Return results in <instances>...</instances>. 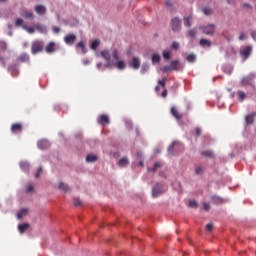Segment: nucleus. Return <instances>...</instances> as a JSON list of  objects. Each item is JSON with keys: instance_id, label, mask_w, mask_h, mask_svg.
<instances>
[{"instance_id": "nucleus-1", "label": "nucleus", "mask_w": 256, "mask_h": 256, "mask_svg": "<svg viewBox=\"0 0 256 256\" xmlns=\"http://www.w3.org/2000/svg\"><path fill=\"white\" fill-rule=\"evenodd\" d=\"M101 57L106 61V69H119L123 71L126 67L125 61L119 60V50L113 49L112 52L105 49L100 52Z\"/></svg>"}, {"instance_id": "nucleus-2", "label": "nucleus", "mask_w": 256, "mask_h": 256, "mask_svg": "<svg viewBox=\"0 0 256 256\" xmlns=\"http://www.w3.org/2000/svg\"><path fill=\"white\" fill-rule=\"evenodd\" d=\"M166 191L167 186L163 183H158L152 189V197H159V195H163Z\"/></svg>"}, {"instance_id": "nucleus-3", "label": "nucleus", "mask_w": 256, "mask_h": 256, "mask_svg": "<svg viewBox=\"0 0 256 256\" xmlns=\"http://www.w3.org/2000/svg\"><path fill=\"white\" fill-rule=\"evenodd\" d=\"M43 41L41 40H35L32 42V46H31V53L32 55H37V53H41V51H43Z\"/></svg>"}, {"instance_id": "nucleus-4", "label": "nucleus", "mask_w": 256, "mask_h": 256, "mask_svg": "<svg viewBox=\"0 0 256 256\" xmlns=\"http://www.w3.org/2000/svg\"><path fill=\"white\" fill-rule=\"evenodd\" d=\"M200 31L204 33V35H214L215 34V24H210L207 26H200Z\"/></svg>"}, {"instance_id": "nucleus-5", "label": "nucleus", "mask_w": 256, "mask_h": 256, "mask_svg": "<svg viewBox=\"0 0 256 256\" xmlns=\"http://www.w3.org/2000/svg\"><path fill=\"white\" fill-rule=\"evenodd\" d=\"M177 149H181V143L174 141L172 145L168 147V153L169 155H176Z\"/></svg>"}, {"instance_id": "nucleus-6", "label": "nucleus", "mask_w": 256, "mask_h": 256, "mask_svg": "<svg viewBox=\"0 0 256 256\" xmlns=\"http://www.w3.org/2000/svg\"><path fill=\"white\" fill-rule=\"evenodd\" d=\"M171 27L174 31H179V29H181V20L179 17H175L171 20Z\"/></svg>"}, {"instance_id": "nucleus-7", "label": "nucleus", "mask_w": 256, "mask_h": 256, "mask_svg": "<svg viewBox=\"0 0 256 256\" xmlns=\"http://www.w3.org/2000/svg\"><path fill=\"white\" fill-rule=\"evenodd\" d=\"M211 199H212V203H214V205H223V203H227V199H224L217 195L211 196Z\"/></svg>"}, {"instance_id": "nucleus-8", "label": "nucleus", "mask_w": 256, "mask_h": 256, "mask_svg": "<svg viewBox=\"0 0 256 256\" xmlns=\"http://www.w3.org/2000/svg\"><path fill=\"white\" fill-rule=\"evenodd\" d=\"M77 39V36L75 34H68L64 37V41L67 45H73Z\"/></svg>"}, {"instance_id": "nucleus-9", "label": "nucleus", "mask_w": 256, "mask_h": 256, "mask_svg": "<svg viewBox=\"0 0 256 256\" xmlns=\"http://www.w3.org/2000/svg\"><path fill=\"white\" fill-rule=\"evenodd\" d=\"M253 51V47L246 46L244 49L241 50L240 54L241 57H244L245 59H248L249 55H251V52Z\"/></svg>"}, {"instance_id": "nucleus-10", "label": "nucleus", "mask_w": 256, "mask_h": 256, "mask_svg": "<svg viewBox=\"0 0 256 256\" xmlns=\"http://www.w3.org/2000/svg\"><path fill=\"white\" fill-rule=\"evenodd\" d=\"M171 115H173V117L177 119V121H181L183 119V114H180L179 110H177V107L175 106L171 108Z\"/></svg>"}, {"instance_id": "nucleus-11", "label": "nucleus", "mask_w": 256, "mask_h": 256, "mask_svg": "<svg viewBox=\"0 0 256 256\" xmlns=\"http://www.w3.org/2000/svg\"><path fill=\"white\" fill-rule=\"evenodd\" d=\"M11 131H12V133H21V131H23V124L13 123L11 125Z\"/></svg>"}, {"instance_id": "nucleus-12", "label": "nucleus", "mask_w": 256, "mask_h": 256, "mask_svg": "<svg viewBox=\"0 0 256 256\" xmlns=\"http://www.w3.org/2000/svg\"><path fill=\"white\" fill-rule=\"evenodd\" d=\"M98 123L100 125H109L111 121L109 120V116H107L106 114H102L98 119Z\"/></svg>"}, {"instance_id": "nucleus-13", "label": "nucleus", "mask_w": 256, "mask_h": 256, "mask_svg": "<svg viewBox=\"0 0 256 256\" xmlns=\"http://www.w3.org/2000/svg\"><path fill=\"white\" fill-rule=\"evenodd\" d=\"M35 12L38 14V15H45V13H47V9L45 8V6L43 5H37L35 7Z\"/></svg>"}, {"instance_id": "nucleus-14", "label": "nucleus", "mask_w": 256, "mask_h": 256, "mask_svg": "<svg viewBox=\"0 0 256 256\" xmlns=\"http://www.w3.org/2000/svg\"><path fill=\"white\" fill-rule=\"evenodd\" d=\"M46 53H54L55 52V42H49L45 47Z\"/></svg>"}, {"instance_id": "nucleus-15", "label": "nucleus", "mask_w": 256, "mask_h": 256, "mask_svg": "<svg viewBox=\"0 0 256 256\" xmlns=\"http://www.w3.org/2000/svg\"><path fill=\"white\" fill-rule=\"evenodd\" d=\"M131 67H133V69H139L141 67V62L139 61V58L132 59Z\"/></svg>"}, {"instance_id": "nucleus-16", "label": "nucleus", "mask_w": 256, "mask_h": 256, "mask_svg": "<svg viewBox=\"0 0 256 256\" xmlns=\"http://www.w3.org/2000/svg\"><path fill=\"white\" fill-rule=\"evenodd\" d=\"M256 117V113L249 114L246 116L245 121L247 125H253L254 118Z\"/></svg>"}, {"instance_id": "nucleus-17", "label": "nucleus", "mask_w": 256, "mask_h": 256, "mask_svg": "<svg viewBox=\"0 0 256 256\" xmlns=\"http://www.w3.org/2000/svg\"><path fill=\"white\" fill-rule=\"evenodd\" d=\"M170 68L172 71H179V60H173L170 63Z\"/></svg>"}, {"instance_id": "nucleus-18", "label": "nucleus", "mask_w": 256, "mask_h": 256, "mask_svg": "<svg viewBox=\"0 0 256 256\" xmlns=\"http://www.w3.org/2000/svg\"><path fill=\"white\" fill-rule=\"evenodd\" d=\"M34 28L36 31H39V33H47V27L43 26L42 24H36Z\"/></svg>"}, {"instance_id": "nucleus-19", "label": "nucleus", "mask_w": 256, "mask_h": 256, "mask_svg": "<svg viewBox=\"0 0 256 256\" xmlns=\"http://www.w3.org/2000/svg\"><path fill=\"white\" fill-rule=\"evenodd\" d=\"M119 167H127L129 165V159L127 157H124L118 161Z\"/></svg>"}, {"instance_id": "nucleus-20", "label": "nucleus", "mask_w": 256, "mask_h": 256, "mask_svg": "<svg viewBox=\"0 0 256 256\" xmlns=\"http://www.w3.org/2000/svg\"><path fill=\"white\" fill-rule=\"evenodd\" d=\"M98 157L97 155L95 154H89L87 157H86V161L87 163H95V161H97Z\"/></svg>"}, {"instance_id": "nucleus-21", "label": "nucleus", "mask_w": 256, "mask_h": 256, "mask_svg": "<svg viewBox=\"0 0 256 256\" xmlns=\"http://www.w3.org/2000/svg\"><path fill=\"white\" fill-rule=\"evenodd\" d=\"M27 229H29V224L28 223L18 225V231L20 233H24L25 231H27Z\"/></svg>"}, {"instance_id": "nucleus-22", "label": "nucleus", "mask_w": 256, "mask_h": 256, "mask_svg": "<svg viewBox=\"0 0 256 256\" xmlns=\"http://www.w3.org/2000/svg\"><path fill=\"white\" fill-rule=\"evenodd\" d=\"M202 157H207L208 159L213 158V151L211 150H204L201 152Z\"/></svg>"}, {"instance_id": "nucleus-23", "label": "nucleus", "mask_w": 256, "mask_h": 256, "mask_svg": "<svg viewBox=\"0 0 256 256\" xmlns=\"http://www.w3.org/2000/svg\"><path fill=\"white\" fill-rule=\"evenodd\" d=\"M212 43L211 41L207 40V39H201L200 40V46L201 47H211Z\"/></svg>"}, {"instance_id": "nucleus-24", "label": "nucleus", "mask_w": 256, "mask_h": 256, "mask_svg": "<svg viewBox=\"0 0 256 256\" xmlns=\"http://www.w3.org/2000/svg\"><path fill=\"white\" fill-rule=\"evenodd\" d=\"M99 45H101V41L100 40H94L92 43H91V49L93 51H97V48L99 47Z\"/></svg>"}, {"instance_id": "nucleus-25", "label": "nucleus", "mask_w": 256, "mask_h": 256, "mask_svg": "<svg viewBox=\"0 0 256 256\" xmlns=\"http://www.w3.org/2000/svg\"><path fill=\"white\" fill-rule=\"evenodd\" d=\"M186 60L188 61V63H195V61H197V56H195V54H189L186 57Z\"/></svg>"}, {"instance_id": "nucleus-26", "label": "nucleus", "mask_w": 256, "mask_h": 256, "mask_svg": "<svg viewBox=\"0 0 256 256\" xmlns=\"http://www.w3.org/2000/svg\"><path fill=\"white\" fill-rule=\"evenodd\" d=\"M237 95H238V99L239 101H245L246 97H247V94H245V92L239 90L237 92Z\"/></svg>"}, {"instance_id": "nucleus-27", "label": "nucleus", "mask_w": 256, "mask_h": 256, "mask_svg": "<svg viewBox=\"0 0 256 256\" xmlns=\"http://www.w3.org/2000/svg\"><path fill=\"white\" fill-rule=\"evenodd\" d=\"M48 145H49L48 142L45 141V140H42V141L38 142L39 149H47Z\"/></svg>"}, {"instance_id": "nucleus-28", "label": "nucleus", "mask_w": 256, "mask_h": 256, "mask_svg": "<svg viewBox=\"0 0 256 256\" xmlns=\"http://www.w3.org/2000/svg\"><path fill=\"white\" fill-rule=\"evenodd\" d=\"M251 81H253V79L247 76L242 79L241 83L242 85H251Z\"/></svg>"}, {"instance_id": "nucleus-29", "label": "nucleus", "mask_w": 256, "mask_h": 256, "mask_svg": "<svg viewBox=\"0 0 256 256\" xmlns=\"http://www.w3.org/2000/svg\"><path fill=\"white\" fill-rule=\"evenodd\" d=\"M25 215H27V208L21 209L18 212L17 217H18V219H23V217H25Z\"/></svg>"}, {"instance_id": "nucleus-30", "label": "nucleus", "mask_w": 256, "mask_h": 256, "mask_svg": "<svg viewBox=\"0 0 256 256\" xmlns=\"http://www.w3.org/2000/svg\"><path fill=\"white\" fill-rule=\"evenodd\" d=\"M29 163L28 162H20V168L22 169V171H29Z\"/></svg>"}, {"instance_id": "nucleus-31", "label": "nucleus", "mask_w": 256, "mask_h": 256, "mask_svg": "<svg viewBox=\"0 0 256 256\" xmlns=\"http://www.w3.org/2000/svg\"><path fill=\"white\" fill-rule=\"evenodd\" d=\"M161 62V55L153 54L152 55V63H160Z\"/></svg>"}, {"instance_id": "nucleus-32", "label": "nucleus", "mask_w": 256, "mask_h": 256, "mask_svg": "<svg viewBox=\"0 0 256 256\" xmlns=\"http://www.w3.org/2000/svg\"><path fill=\"white\" fill-rule=\"evenodd\" d=\"M58 189H61L62 191H69V186L63 182H60L58 184Z\"/></svg>"}, {"instance_id": "nucleus-33", "label": "nucleus", "mask_w": 256, "mask_h": 256, "mask_svg": "<svg viewBox=\"0 0 256 256\" xmlns=\"http://www.w3.org/2000/svg\"><path fill=\"white\" fill-rule=\"evenodd\" d=\"M161 168V162H156L154 164L153 168H149L148 171H151L152 173H155V171H157V169Z\"/></svg>"}, {"instance_id": "nucleus-34", "label": "nucleus", "mask_w": 256, "mask_h": 256, "mask_svg": "<svg viewBox=\"0 0 256 256\" xmlns=\"http://www.w3.org/2000/svg\"><path fill=\"white\" fill-rule=\"evenodd\" d=\"M185 27H191V16L184 17Z\"/></svg>"}, {"instance_id": "nucleus-35", "label": "nucleus", "mask_w": 256, "mask_h": 256, "mask_svg": "<svg viewBox=\"0 0 256 256\" xmlns=\"http://www.w3.org/2000/svg\"><path fill=\"white\" fill-rule=\"evenodd\" d=\"M136 156H137V159H139L140 167H143V154L141 152H137Z\"/></svg>"}, {"instance_id": "nucleus-36", "label": "nucleus", "mask_w": 256, "mask_h": 256, "mask_svg": "<svg viewBox=\"0 0 256 256\" xmlns=\"http://www.w3.org/2000/svg\"><path fill=\"white\" fill-rule=\"evenodd\" d=\"M19 61H22V63H25V61H29V56L27 54H21L19 56Z\"/></svg>"}, {"instance_id": "nucleus-37", "label": "nucleus", "mask_w": 256, "mask_h": 256, "mask_svg": "<svg viewBox=\"0 0 256 256\" xmlns=\"http://www.w3.org/2000/svg\"><path fill=\"white\" fill-rule=\"evenodd\" d=\"M22 29H24L25 31H27V32L30 33V34L35 33V28H33V27H28L27 25H26V26H22Z\"/></svg>"}, {"instance_id": "nucleus-38", "label": "nucleus", "mask_w": 256, "mask_h": 256, "mask_svg": "<svg viewBox=\"0 0 256 256\" xmlns=\"http://www.w3.org/2000/svg\"><path fill=\"white\" fill-rule=\"evenodd\" d=\"M15 25H16V27H22V28H23V26H25V24H23V19H21V18L16 19Z\"/></svg>"}, {"instance_id": "nucleus-39", "label": "nucleus", "mask_w": 256, "mask_h": 256, "mask_svg": "<svg viewBox=\"0 0 256 256\" xmlns=\"http://www.w3.org/2000/svg\"><path fill=\"white\" fill-rule=\"evenodd\" d=\"M166 83H167V77H164L162 80L158 81V85H160V87H162L164 89H166L165 88Z\"/></svg>"}, {"instance_id": "nucleus-40", "label": "nucleus", "mask_w": 256, "mask_h": 256, "mask_svg": "<svg viewBox=\"0 0 256 256\" xmlns=\"http://www.w3.org/2000/svg\"><path fill=\"white\" fill-rule=\"evenodd\" d=\"M76 47H77L78 49H81V50L83 51V53H87V51L85 50V43L79 42V43L76 45Z\"/></svg>"}, {"instance_id": "nucleus-41", "label": "nucleus", "mask_w": 256, "mask_h": 256, "mask_svg": "<svg viewBox=\"0 0 256 256\" xmlns=\"http://www.w3.org/2000/svg\"><path fill=\"white\" fill-rule=\"evenodd\" d=\"M165 7H167L169 11H173V4L171 3V0H166Z\"/></svg>"}, {"instance_id": "nucleus-42", "label": "nucleus", "mask_w": 256, "mask_h": 256, "mask_svg": "<svg viewBox=\"0 0 256 256\" xmlns=\"http://www.w3.org/2000/svg\"><path fill=\"white\" fill-rule=\"evenodd\" d=\"M147 71H149V65L143 64V65H142V68H141V73H142V75H145V73H146Z\"/></svg>"}, {"instance_id": "nucleus-43", "label": "nucleus", "mask_w": 256, "mask_h": 256, "mask_svg": "<svg viewBox=\"0 0 256 256\" xmlns=\"http://www.w3.org/2000/svg\"><path fill=\"white\" fill-rule=\"evenodd\" d=\"M196 35H197V31H195V29L189 30L188 37H191L192 39H194Z\"/></svg>"}, {"instance_id": "nucleus-44", "label": "nucleus", "mask_w": 256, "mask_h": 256, "mask_svg": "<svg viewBox=\"0 0 256 256\" xmlns=\"http://www.w3.org/2000/svg\"><path fill=\"white\" fill-rule=\"evenodd\" d=\"M23 17H25V19H33V13L32 12H24Z\"/></svg>"}, {"instance_id": "nucleus-45", "label": "nucleus", "mask_w": 256, "mask_h": 256, "mask_svg": "<svg viewBox=\"0 0 256 256\" xmlns=\"http://www.w3.org/2000/svg\"><path fill=\"white\" fill-rule=\"evenodd\" d=\"M163 57H164V59H167V60L171 59V52L164 51L163 52Z\"/></svg>"}, {"instance_id": "nucleus-46", "label": "nucleus", "mask_w": 256, "mask_h": 256, "mask_svg": "<svg viewBox=\"0 0 256 256\" xmlns=\"http://www.w3.org/2000/svg\"><path fill=\"white\" fill-rule=\"evenodd\" d=\"M203 13L204 15H211L213 13V10L211 8H204Z\"/></svg>"}, {"instance_id": "nucleus-47", "label": "nucleus", "mask_w": 256, "mask_h": 256, "mask_svg": "<svg viewBox=\"0 0 256 256\" xmlns=\"http://www.w3.org/2000/svg\"><path fill=\"white\" fill-rule=\"evenodd\" d=\"M215 228V226L213 225V223H208L206 225V229L207 231H209L211 233V231H213V229Z\"/></svg>"}, {"instance_id": "nucleus-48", "label": "nucleus", "mask_w": 256, "mask_h": 256, "mask_svg": "<svg viewBox=\"0 0 256 256\" xmlns=\"http://www.w3.org/2000/svg\"><path fill=\"white\" fill-rule=\"evenodd\" d=\"M171 49H173L174 51H177V49H179V43L178 42H173L171 45Z\"/></svg>"}, {"instance_id": "nucleus-49", "label": "nucleus", "mask_w": 256, "mask_h": 256, "mask_svg": "<svg viewBox=\"0 0 256 256\" xmlns=\"http://www.w3.org/2000/svg\"><path fill=\"white\" fill-rule=\"evenodd\" d=\"M195 173L196 175H201V173H203V168L201 166L196 167Z\"/></svg>"}, {"instance_id": "nucleus-50", "label": "nucleus", "mask_w": 256, "mask_h": 256, "mask_svg": "<svg viewBox=\"0 0 256 256\" xmlns=\"http://www.w3.org/2000/svg\"><path fill=\"white\" fill-rule=\"evenodd\" d=\"M171 70H172L171 66H164L162 68V73H169V71H171Z\"/></svg>"}, {"instance_id": "nucleus-51", "label": "nucleus", "mask_w": 256, "mask_h": 256, "mask_svg": "<svg viewBox=\"0 0 256 256\" xmlns=\"http://www.w3.org/2000/svg\"><path fill=\"white\" fill-rule=\"evenodd\" d=\"M41 173H43V168L39 167L38 170H37V173L35 175L36 179H39Z\"/></svg>"}, {"instance_id": "nucleus-52", "label": "nucleus", "mask_w": 256, "mask_h": 256, "mask_svg": "<svg viewBox=\"0 0 256 256\" xmlns=\"http://www.w3.org/2000/svg\"><path fill=\"white\" fill-rule=\"evenodd\" d=\"M189 207H197V201H195V200H190V201H189Z\"/></svg>"}, {"instance_id": "nucleus-53", "label": "nucleus", "mask_w": 256, "mask_h": 256, "mask_svg": "<svg viewBox=\"0 0 256 256\" xmlns=\"http://www.w3.org/2000/svg\"><path fill=\"white\" fill-rule=\"evenodd\" d=\"M74 205H75V207H79V205H81V200L79 198H75Z\"/></svg>"}, {"instance_id": "nucleus-54", "label": "nucleus", "mask_w": 256, "mask_h": 256, "mask_svg": "<svg viewBox=\"0 0 256 256\" xmlns=\"http://www.w3.org/2000/svg\"><path fill=\"white\" fill-rule=\"evenodd\" d=\"M203 208L204 210L209 211V209H211V205H209V203H204Z\"/></svg>"}, {"instance_id": "nucleus-55", "label": "nucleus", "mask_w": 256, "mask_h": 256, "mask_svg": "<svg viewBox=\"0 0 256 256\" xmlns=\"http://www.w3.org/2000/svg\"><path fill=\"white\" fill-rule=\"evenodd\" d=\"M202 130L201 128H196V137H201Z\"/></svg>"}, {"instance_id": "nucleus-56", "label": "nucleus", "mask_w": 256, "mask_h": 256, "mask_svg": "<svg viewBox=\"0 0 256 256\" xmlns=\"http://www.w3.org/2000/svg\"><path fill=\"white\" fill-rule=\"evenodd\" d=\"M26 191H27V193H32V191H33V186H32V185H28V186L26 187Z\"/></svg>"}, {"instance_id": "nucleus-57", "label": "nucleus", "mask_w": 256, "mask_h": 256, "mask_svg": "<svg viewBox=\"0 0 256 256\" xmlns=\"http://www.w3.org/2000/svg\"><path fill=\"white\" fill-rule=\"evenodd\" d=\"M52 30L54 31V33H59V31H61V28L54 26Z\"/></svg>"}, {"instance_id": "nucleus-58", "label": "nucleus", "mask_w": 256, "mask_h": 256, "mask_svg": "<svg viewBox=\"0 0 256 256\" xmlns=\"http://www.w3.org/2000/svg\"><path fill=\"white\" fill-rule=\"evenodd\" d=\"M161 97H163L165 99V97H167V88H164Z\"/></svg>"}, {"instance_id": "nucleus-59", "label": "nucleus", "mask_w": 256, "mask_h": 256, "mask_svg": "<svg viewBox=\"0 0 256 256\" xmlns=\"http://www.w3.org/2000/svg\"><path fill=\"white\" fill-rule=\"evenodd\" d=\"M245 39V33H240L239 35V41H243Z\"/></svg>"}, {"instance_id": "nucleus-60", "label": "nucleus", "mask_w": 256, "mask_h": 256, "mask_svg": "<svg viewBox=\"0 0 256 256\" xmlns=\"http://www.w3.org/2000/svg\"><path fill=\"white\" fill-rule=\"evenodd\" d=\"M96 67H97V69H101V67H103V63H101V62L97 63Z\"/></svg>"}, {"instance_id": "nucleus-61", "label": "nucleus", "mask_w": 256, "mask_h": 256, "mask_svg": "<svg viewBox=\"0 0 256 256\" xmlns=\"http://www.w3.org/2000/svg\"><path fill=\"white\" fill-rule=\"evenodd\" d=\"M252 38L254 39V41H256V31L252 32Z\"/></svg>"}, {"instance_id": "nucleus-62", "label": "nucleus", "mask_w": 256, "mask_h": 256, "mask_svg": "<svg viewBox=\"0 0 256 256\" xmlns=\"http://www.w3.org/2000/svg\"><path fill=\"white\" fill-rule=\"evenodd\" d=\"M159 89H161L160 86H156V87H155V91H156V92L159 91Z\"/></svg>"}, {"instance_id": "nucleus-63", "label": "nucleus", "mask_w": 256, "mask_h": 256, "mask_svg": "<svg viewBox=\"0 0 256 256\" xmlns=\"http://www.w3.org/2000/svg\"><path fill=\"white\" fill-rule=\"evenodd\" d=\"M244 7H251V5H249V4H244Z\"/></svg>"}, {"instance_id": "nucleus-64", "label": "nucleus", "mask_w": 256, "mask_h": 256, "mask_svg": "<svg viewBox=\"0 0 256 256\" xmlns=\"http://www.w3.org/2000/svg\"><path fill=\"white\" fill-rule=\"evenodd\" d=\"M2 45H3L4 49H5V47H6L5 43H2Z\"/></svg>"}]
</instances>
